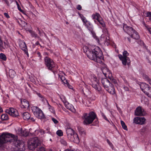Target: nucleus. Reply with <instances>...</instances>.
Here are the masks:
<instances>
[{"label": "nucleus", "instance_id": "f257e3e1", "mask_svg": "<svg viewBox=\"0 0 151 151\" xmlns=\"http://www.w3.org/2000/svg\"><path fill=\"white\" fill-rule=\"evenodd\" d=\"M78 14L83 22V24L91 32L93 37L98 43H104L107 46L110 44L111 41L110 40L108 32L106 30H105V33L102 34L101 35L100 38L99 39L96 36L95 33L93 31V26L92 24L89 21L87 20L82 14L79 13H78Z\"/></svg>", "mask_w": 151, "mask_h": 151}, {"label": "nucleus", "instance_id": "f03ea898", "mask_svg": "<svg viewBox=\"0 0 151 151\" xmlns=\"http://www.w3.org/2000/svg\"><path fill=\"white\" fill-rule=\"evenodd\" d=\"M86 54L90 59L99 63H101V60L103 58L102 53L100 48L98 46H91L88 47H85Z\"/></svg>", "mask_w": 151, "mask_h": 151}, {"label": "nucleus", "instance_id": "7ed1b4c3", "mask_svg": "<svg viewBox=\"0 0 151 151\" xmlns=\"http://www.w3.org/2000/svg\"><path fill=\"white\" fill-rule=\"evenodd\" d=\"M8 142H13L15 146L19 148V151L21 150L19 147L24 146L22 142L17 139V136L7 132H3L0 136V147L2 144Z\"/></svg>", "mask_w": 151, "mask_h": 151}, {"label": "nucleus", "instance_id": "20e7f679", "mask_svg": "<svg viewBox=\"0 0 151 151\" xmlns=\"http://www.w3.org/2000/svg\"><path fill=\"white\" fill-rule=\"evenodd\" d=\"M96 118V115L93 112H90L89 114H84L82 117L84 124L87 125L91 124Z\"/></svg>", "mask_w": 151, "mask_h": 151}, {"label": "nucleus", "instance_id": "39448f33", "mask_svg": "<svg viewBox=\"0 0 151 151\" xmlns=\"http://www.w3.org/2000/svg\"><path fill=\"white\" fill-rule=\"evenodd\" d=\"M123 29L124 31L127 33L132 38L135 39L139 38V35L132 27H128L126 24H124Z\"/></svg>", "mask_w": 151, "mask_h": 151}, {"label": "nucleus", "instance_id": "423d86ee", "mask_svg": "<svg viewBox=\"0 0 151 151\" xmlns=\"http://www.w3.org/2000/svg\"><path fill=\"white\" fill-rule=\"evenodd\" d=\"M92 87L96 91L100 92L101 91V88L100 86L99 80L95 76H93L91 78Z\"/></svg>", "mask_w": 151, "mask_h": 151}, {"label": "nucleus", "instance_id": "0eeeda50", "mask_svg": "<svg viewBox=\"0 0 151 151\" xmlns=\"http://www.w3.org/2000/svg\"><path fill=\"white\" fill-rule=\"evenodd\" d=\"M31 110L35 116L38 119H44L45 116L42 110L37 106H33L32 107Z\"/></svg>", "mask_w": 151, "mask_h": 151}, {"label": "nucleus", "instance_id": "6e6552de", "mask_svg": "<svg viewBox=\"0 0 151 151\" xmlns=\"http://www.w3.org/2000/svg\"><path fill=\"white\" fill-rule=\"evenodd\" d=\"M39 143L37 137L30 139L28 142V148L31 150H33L36 148Z\"/></svg>", "mask_w": 151, "mask_h": 151}, {"label": "nucleus", "instance_id": "1a4fd4ad", "mask_svg": "<svg viewBox=\"0 0 151 151\" xmlns=\"http://www.w3.org/2000/svg\"><path fill=\"white\" fill-rule=\"evenodd\" d=\"M92 17L93 19H94V22L96 24L99 25V24L98 23L97 21L95 20H96L102 27L104 28L105 27L106 25L105 22L99 14L96 13L92 14Z\"/></svg>", "mask_w": 151, "mask_h": 151}, {"label": "nucleus", "instance_id": "9d476101", "mask_svg": "<svg viewBox=\"0 0 151 151\" xmlns=\"http://www.w3.org/2000/svg\"><path fill=\"white\" fill-rule=\"evenodd\" d=\"M45 65L49 70H52V68L55 66V63L54 61L48 57L45 58Z\"/></svg>", "mask_w": 151, "mask_h": 151}, {"label": "nucleus", "instance_id": "9b49d317", "mask_svg": "<svg viewBox=\"0 0 151 151\" xmlns=\"http://www.w3.org/2000/svg\"><path fill=\"white\" fill-rule=\"evenodd\" d=\"M6 113L13 117H16L19 115L17 110L13 108L10 107L6 110Z\"/></svg>", "mask_w": 151, "mask_h": 151}, {"label": "nucleus", "instance_id": "f8f14e48", "mask_svg": "<svg viewBox=\"0 0 151 151\" xmlns=\"http://www.w3.org/2000/svg\"><path fill=\"white\" fill-rule=\"evenodd\" d=\"M146 119L144 117H137L134 118L133 119V122L140 125L145 124Z\"/></svg>", "mask_w": 151, "mask_h": 151}, {"label": "nucleus", "instance_id": "ddd939ff", "mask_svg": "<svg viewBox=\"0 0 151 151\" xmlns=\"http://www.w3.org/2000/svg\"><path fill=\"white\" fill-rule=\"evenodd\" d=\"M118 56L122 61V63L124 65H129L130 63V60L129 58V57L122 58V55H121L119 54L118 55Z\"/></svg>", "mask_w": 151, "mask_h": 151}, {"label": "nucleus", "instance_id": "4468645a", "mask_svg": "<svg viewBox=\"0 0 151 151\" xmlns=\"http://www.w3.org/2000/svg\"><path fill=\"white\" fill-rule=\"evenodd\" d=\"M17 134L18 135L24 136H27L29 134V132L27 130L19 128L17 131Z\"/></svg>", "mask_w": 151, "mask_h": 151}, {"label": "nucleus", "instance_id": "2eb2a0df", "mask_svg": "<svg viewBox=\"0 0 151 151\" xmlns=\"http://www.w3.org/2000/svg\"><path fill=\"white\" fill-rule=\"evenodd\" d=\"M101 70L104 75L106 77H107L108 76H111V74L110 71L105 65L104 66L102 67Z\"/></svg>", "mask_w": 151, "mask_h": 151}, {"label": "nucleus", "instance_id": "dca6fc26", "mask_svg": "<svg viewBox=\"0 0 151 151\" xmlns=\"http://www.w3.org/2000/svg\"><path fill=\"white\" fill-rule=\"evenodd\" d=\"M145 114L144 110L140 106L137 107L135 110V115L136 116H144Z\"/></svg>", "mask_w": 151, "mask_h": 151}, {"label": "nucleus", "instance_id": "f3484780", "mask_svg": "<svg viewBox=\"0 0 151 151\" xmlns=\"http://www.w3.org/2000/svg\"><path fill=\"white\" fill-rule=\"evenodd\" d=\"M19 46L20 48L27 55L28 57L29 54L27 51V47L25 42L23 41H20L19 43Z\"/></svg>", "mask_w": 151, "mask_h": 151}, {"label": "nucleus", "instance_id": "a211bd4d", "mask_svg": "<svg viewBox=\"0 0 151 151\" xmlns=\"http://www.w3.org/2000/svg\"><path fill=\"white\" fill-rule=\"evenodd\" d=\"M71 141H73L74 142L78 143L79 142V139L78 134L75 133L71 137L68 138Z\"/></svg>", "mask_w": 151, "mask_h": 151}, {"label": "nucleus", "instance_id": "6ab92c4d", "mask_svg": "<svg viewBox=\"0 0 151 151\" xmlns=\"http://www.w3.org/2000/svg\"><path fill=\"white\" fill-rule=\"evenodd\" d=\"M106 90L111 94H114L115 91L114 86L111 83L105 88Z\"/></svg>", "mask_w": 151, "mask_h": 151}, {"label": "nucleus", "instance_id": "aec40b11", "mask_svg": "<svg viewBox=\"0 0 151 151\" xmlns=\"http://www.w3.org/2000/svg\"><path fill=\"white\" fill-rule=\"evenodd\" d=\"M9 46L8 43L3 42L0 37V50H2L3 49L8 48Z\"/></svg>", "mask_w": 151, "mask_h": 151}, {"label": "nucleus", "instance_id": "412c9836", "mask_svg": "<svg viewBox=\"0 0 151 151\" xmlns=\"http://www.w3.org/2000/svg\"><path fill=\"white\" fill-rule=\"evenodd\" d=\"M140 87L142 90L145 93L150 88L148 84L145 83H142L140 85Z\"/></svg>", "mask_w": 151, "mask_h": 151}, {"label": "nucleus", "instance_id": "4be33fe9", "mask_svg": "<svg viewBox=\"0 0 151 151\" xmlns=\"http://www.w3.org/2000/svg\"><path fill=\"white\" fill-rule=\"evenodd\" d=\"M64 105L65 107L68 109L70 110L71 111L73 112H75L76 111V110L74 108L73 105L69 103L68 102H65Z\"/></svg>", "mask_w": 151, "mask_h": 151}, {"label": "nucleus", "instance_id": "5701e85b", "mask_svg": "<svg viewBox=\"0 0 151 151\" xmlns=\"http://www.w3.org/2000/svg\"><path fill=\"white\" fill-rule=\"evenodd\" d=\"M21 102L22 105V107L25 108H28L29 107V103L26 99H21Z\"/></svg>", "mask_w": 151, "mask_h": 151}, {"label": "nucleus", "instance_id": "b1692460", "mask_svg": "<svg viewBox=\"0 0 151 151\" xmlns=\"http://www.w3.org/2000/svg\"><path fill=\"white\" fill-rule=\"evenodd\" d=\"M66 132L68 138L71 137L76 133L75 131L71 128H69L67 129Z\"/></svg>", "mask_w": 151, "mask_h": 151}, {"label": "nucleus", "instance_id": "393cba45", "mask_svg": "<svg viewBox=\"0 0 151 151\" xmlns=\"http://www.w3.org/2000/svg\"><path fill=\"white\" fill-rule=\"evenodd\" d=\"M101 83L105 88L111 84L110 83L109 81L106 78L102 79L101 80Z\"/></svg>", "mask_w": 151, "mask_h": 151}, {"label": "nucleus", "instance_id": "a878e982", "mask_svg": "<svg viewBox=\"0 0 151 151\" xmlns=\"http://www.w3.org/2000/svg\"><path fill=\"white\" fill-rule=\"evenodd\" d=\"M101 83L105 88L111 84L110 83L109 81L106 78L102 79L101 80Z\"/></svg>", "mask_w": 151, "mask_h": 151}, {"label": "nucleus", "instance_id": "bb28decb", "mask_svg": "<svg viewBox=\"0 0 151 151\" xmlns=\"http://www.w3.org/2000/svg\"><path fill=\"white\" fill-rule=\"evenodd\" d=\"M101 83L105 88L111 84L110 83L109 81L106 78L102 79L101 80Z\"/></svg>", "mask_w": 151, "mask_h": 151}, {"label": "nucleus", "instance_id": "cd10ccee", "mask_svg": "<svg viewBox=\"0 0 151 151\" xmlns=\"http://www.w3.org/2000/svg\"><path fill=\"white\" fill-rule=\"evenodd\" d=\"M46 101L47 104V107L48 109L51 113L53 114H55V111L54 108L49 104L47 100H46Z\"/></svg>", "mask_w": 151, "mask_h": 151}, {"label": "nucleus", "instance_id": "c85d7f7f", "mask_svg": "<svg viewBox=\"0 0 151 151\" xmlns=\"http://www.w3.org/2000/svg\"><path fill=\"white\" fill-rule=\"evenodd\" d=\"M23 117L24 119L28 120L30 118V114L27 112H25L23 114Z\"/></svg>", "mask_w": 151, "mask_h": 151}, {"label": "nucleus", "instance_id": "c756f323", "mask_svg": "<svg viewBox=\"0 0 151 151\" xmlns=\"http://www.w3.org/2000/svg\"><path fill=\"white\" fill-rule=\"evenodd\" d=\"M16 73L15 71L12 69H10L9 70V77L11 78H13L15 76Z\"/></svg>", "mask_w": 151, "mask_h": 151}, {"label": "nucleus", "instance_id": "7c9ffc66", "mask_svg": "<svg viewBox=\"0 0 151 151\" xmlns=\"http://www.w3.org/2000/svg\"><path fill=\"white\" fill-rule=\"evenodd\" d=\"M59 77L60 78L62 81L64 85L65 84H67V82L68 81L64 76L60 75H59Z\"/></svg>", "mask_w": 151, "mask_h": 151}, {"label": "nucleus", "instance_id": "2f4dec72", "mask_svg": "<svg viewBox=\"0 0 151 151\" xmlns=\"http://www.w3.org/2000/svg\"><path fill=\"white\" fill-rule=\"evenodd\" d=\"M1 119L2 120H6L8 119V116L6 114H3L1 116Z\"/></svg>", "mask_w": 151, "mask_h": 151}, {"label": "nucleus", "instance_id": "473e14b6", "mask_svg": "<svg viewBox=\"0 0 151 151\" xmlns=\"http://www.w3.org/2000/svg\"><path fill=\"white\" fill-rule=\"evenodd\" d=\"M0 58L4 61H6V56L3 53L0 54Z\"/></svg>", "mask_w": 151, "mask_h": 151}, {"label": "nucleus", "instance_id": "72a5a7b5", "mask_svg": "<svg viewBox=\"0 0 151 151\" xmlns=\"http://www.w3.org/2000/svg\"><path fill=\"white\" fill-rule=\"evenodd\" d=\"M121 123L123 128L125 130H127V126L126 125L124 122L121 120Z\"/></svg>", "mask_w": 151, "mask_h": 151}, {"label": "nucleus", "instance_id": "f704fd0d", "mask_svg": "<svg viewBox=\"0 0 151 151\" xmlns=\"http://www.w3.org/2000/svg\"><path fill=\"white\" fill-rule=\"evenodd\" d=\"M60 142L61 144L64 146H66L67 145V143L66 141L63 139H61L60 140Z\"/></svg>", "mask_w": 151, "mask_h": 151}, {"label": "nucleus", "instance_id": "c9c22d12", "mask_svg": "<svg viewBox=\"0 0 151 151\" xmlns=\"http://www.w3.org/2000/svg\"><path fill=\"white\" fill-rule=\"evenodd\" d=\"M145 93L148 97L151 98V88H150Z\"/></svg>", "mask_w": 151, "mask_h": 151}, {"label": "nucleus", "instance_id": "e433bc0d", "mask_svg": "<svg viewBox=\"0 0 151 151\" xmlns=\"http://www.w3.org/2000/svg\"><path fill=\"white\" fill-rule=\"evenodd\" d=\"M129 55V54L127 51H124L123 52L122 58L128 57L127 56Z\"/></svg>", "mask_w": 151, "mask_h": 151}, {"label": "nucleus", "instance_id": "4c0bfd02", "mask_svg": "<svg viewBox=\"0 0 151 151\" xmlns=\"http://www.w3.org/2000/svg\"><path fill=\"white\" fill-rule=\"evenodd\" d=\"M59 136H62L63 135V133L61 130H58L56 133Z\"/></svg>", "mask_w": 151, "mask_h": 151}, {"label": "nucleus", "instance_id": "58836bf2", "mask_svg": "<svg viewBox=\"0 0 151 151\" xmlns=\"http://www.w3.org/2000/svg\"><path fill=\"white\" fill-rule=\"evenodd\" d=\"M60 98L61 100H62V101L64 103V104L65 103V102H67V101L66 100L65 97L64 96H60Z\"/></svg>", "mask_w": 151, "mask_h": 151}, {"label": "nucleus", "instance_id": "ea45409f", "mask_svg": "<svg viewBox=\"0 0 151 151\" xmlns=\"http://www.w3.org/2000/svg\"><path fill=\"white\" fill-rule=\"evenodd\" d=\"M107 141L108 144L109 145V146L111 147L113 149V147L112 143L108 139H107Z\"/></svg>", "mask_w": 151, "mask_h": 151}, {"label": "nucleus", "instance_id": "a19ab883", "mask_svg": "<svg viewBox=\"0 0 151 151\" xmlns=\"http://www.w3.org/2000/svg\"><path fill=\"white\" fill-rule=\"evenodd\" d=\"M64 85L65 86H67L70 89H72L73 88L72 86L71 85H70L68 82H67V84H64Z\"/></svg>", "mask_w": 151, "mask_h": 151}, {"label": "nucleus", "instance_id": "79ce46f5", "mask_svg": "<svg viewBox=\"0 0 151 151\" xmlns=\"http://www.w3.org/2000/svg\"><path fill=\"white\" fill-rule=\"evenodd\" d=\"M95 121L93 123V124L94 125H97L99 123V122L98 121V119L96 118V117L95 119Z\"/></svg>", "mask_w": 151, "mask_h": 151}, {"label": "nucleus", "instance_id": "37998d69", "mask_svg": "<svg viewBox=\"0 0 151 151\" xmlns=\"http://www.w3.org/2000/svg\"><path fill=\"white\" fill-rule=\"evenodd\" d=\"M39 132L42 134L45 133H47L49 132V131L47 132H45V131H44L42 129H40L39 130Z\"/></svg>", "mask_w": 151, "mask_h": 151}, {"label": "nucleus", "instance_id": "c03bdc74", "mask_svg": "<svg viewBox=\"0 0 151 151\" xmlns=\"http://www.w3.org/2000/svg\"><path fill=\"white\" fill-rule=\"evenodd\" d=\"M147 29L148 31L150 33L151 35V28L147 26H145Z\"/></svg>", "mask_w": 151, "mask_h": 151}, {"label": "nucleus", "instance_id": "a18cd8bd", "mask_svg": "<svg viewBox=\"0 0 151 151\" xmlns=\"http://www.w3.org/2000/svg\"><path fill=\"white\" fill-rule=\"evenodd\" d=\"M6 4L8 6H9L10 3L9 2V0H3ZM9 1L11 2V0H9Z\"/></svg>", "mask_w": 151, "mask_h": 151}, {"label": "nucleus", "instance_id": "49530a36", "mask_svg": "<svg viewBox=\"0 0 151 151\" xmlns=\"http://www.w3.org/2000/svg\"><path fill=\"white\" fill-rule=\"evenodd\" d=\"M52 121L55 124H56L58 123V121L54 118H52Z\"/></svg>", "mask_w": 151, "mask_h": 151}, {"label": "nucleus", "instance_id": "de8ad7c7", "mask_svg": "<svg viewBox=\"0 0 151 151\" xmlns=\"http://www.w3.org/2000/svg\"><path fill=\"white\" fill-rule=\"evenodd\" d=\"M102 117H103V118L105 119L106 121H107L108 122H109V120L106 117V116H105V115L104 114H102Z\"/></svg>", "mask_w": 151, "mask_h": 151}, {"label": "nucleus", "instance_id": "09e8293b", "mask_svg": "<svg viewBox=\"0 0 151 151\" xmlns=\"http://www.w3.org/2000/svg\"><path fill=\"white\" fill-rule=\"evenodd\" d=\"M37 151H45V148L44 147H41L39 149L37 150Z\"/></svg>", "mask_w": 151, "mask_h": 151}, {"label": "nucleus", "instance_id": "8fccbe9b", "mask_svg": "<svg viewBox=\"0 0 151 151\" xmlns=\"http://www.w3.org/2000/svg\"><path fill=\"white\" fill-rule=\"evenodd\" d=\"M4 15L5 16L7 19H9L10 18V17L7 13L6 12L4 13Z\"/></svg>", "mask_w": 151, "mask_h": 151}, {"label": "nucleus", "instance_id": "3c124183", "mask_svg": "<svg viewBox=\"0 0 151 151\" xmlns=\"http://www.w3.org/2000/svg\"><path fill=\"white\" fill-rule=\"evenodd\" d=\"M76 8L78 10H80L81 9L82 7L80 5H78L77 6Z\"/></svg>", "mask_w": 151, "mask_h": 151}, {"label": "nucleus", "instance_id": "603ef678", "mask_svg": "<svg viewBox=\"0 0 151 151\" xmlns=\"http://www.w3.org/2000/svg\"><path fill=\"white\" fill-rule=\"evenodd\" d=\"M151 16V12H148L147 13V17H150Z\"/></svg>", "mask_w": 151, "mask_h": 151}, {"label": "nucleus", "instance_id": "864d4df0", "mask_svg": "<svg viewBox=\"0 0 151 151\" xmlns=\"http://www.w3.org/2000/svg\"><path fill=\"white\" fill-rule=\"evenodd\" d=\"M124 89L126 91H128L129 90V88L127 87L124 86L123 87Z\"/></svg>", "mask_w": 151, "mask_h": 151}, {"label": "nucleus", "instance_id": "5fc2aeb1", "mask_svg": "<svg viewBox=\"0 0 151 151\" xmlns=\"http://www.w3.org/2000/svg\"><path fill=\"white\" fill-rule=\"evenodd\" d=\"M64 151H74V150H72L68 149H66L65 150H64Z\"/></svg>", "mask_w": 151, "mask_h": 151}, {"label": "nucleus", "instance_id": "6e6d98bb", "mask_svg": "<svg viewBox=\"0 0 151 151\" xmlns=\"http://www.w3.org/2000/svg\"><path fill=\"white\" fill-rule=\"evenodd\" d=\"M29 119H30V120L32 122H34L35 120V119L33 118H31Z\"/></svg>", "mask_w": 151, "mask_h": 151}, {"label": "nucleus", "instance_id": "4d7b16f0", "mask_svg": "<svg viewBox=\"0 0 151 151\" xmlns=\"http://www.w3.org/2000/svg\"><path fill=\"white\" fill-rule=\"evenodd\" d=\"M49 131V132H48L47 133H49V134H51V132H50V131H49V128H48L47 129V131H45V132H47Z\"/></svg>", "mask_w": 151, "mask_h": 151}, {"label": "nucleus", "instance_id": "13d9d810", "mask_svg": "<svg viewBox=\"0 0 151 151\" xmlns=\"http://www.w3.org/2000/svg\"><path fill=\"white\" fill-rule=\"evenodd\" d=\"M112 81L114 83H116V80L114 79H112Z\"/></svg>", "mask_w": 151, "mask_h": 151}, {"label": "nucleus", "instance_id": "bf43d9fd", "mask_svg": "<svg viewBox=\"0 0 151 151\" xmlns=\"http://www.w3.org/2000/svg\"><path fill=\"white\" fill-rule=\"evenodd\" d=\"M17 8L21 12L22 11V10L21 9V8L19 6V7H18Z\"/></svg>", "mask_w": 151, "mask_h": 151}, {"label": "nucleus", "instance_id": "052dcab7", "mask_svg": "<svg viewBox=\"0 0 151 151\" xmlns=\"http://www.w3.org/2000/svg\"><path fill=\"white\" fill-rule=\"evenodd\" d=\"M148 82L151 85V79H148Z\"/></svg>", "mask_w": 151, "mask_h": 151}, {"label": "nucleus", "instance_id": "680f3d73", "mask_svg": "<svg viewBox=\"0 0 151 151\" xmlns=\"http://www.w3.org/2000/svg\"><path fill=\"white\" fill-rule=\"evenodd\" d=\"M35 45H40V43H39V42H37L36 43H35Z\"/></svg>", "mask_w": 151, "mask_h": 151}, {"label": "nucleus", "instance_id": "e2e57ef3", "mask_svg": "<svg viewBox=\"0 0 151 151\" xmlns=\"http://www.w3.org/2000/svg\"><path fill=\"white\" fill-rule=\"evenodd\" d=\"M16 4H17V7H19V4H18V2H17L16 1Z\"/></svg>", "mask_w": 151, "mask_h": 151}, {"label": "nucleus", "instance_id": "0e129e2a", "mask_svg": "<svg viewBox=\"0 0 151 151\" xmlns=\"http://www.w3.org/2000/svg\"><path fill=\"white\" fill-rule=\"evenodd\" d=\"M16 4H17V7H19V4H18V2H17L16 1Z\"/></svg>", "mask_w": 151, "mask_h": 151}, {"label": "nucleus", "instance_id": "69168bd1", "mask_svg": "<svg viewBox=\"0 0 151 151\" xmlns=\"http://www.w3.org/2000/svg\"><path fill=\"white\" fill-rule=\"evenodd\" d=\"M38 96L40 97H42V95L40 94H38Z\"/></svg>", "mask_w": 151, "mask_h": 151}, {"label": "nucleus", "instance_id": "338daca9", "mask_svg": "<svg viewBox=\"0 0 151 151\" xmlns=\"http://www.w3.org/2000/svg\"><path fill=\"white\" fill-rule=\"evenodd\" d=\"M2 109L1 108H0V112H2Z\"/></svg>", "mask_w": 151, "mask_h": 151}, {"label": "nucleus", "instance_id": "774afa93", "mask_svg": "<svg viewBox=\"0 0 151 151\" xmlns=\"http://www.w3.org/2000/svg\"><path fill=\"white\" fill-rule=\"evenodd\" d=\"M34 35H35V37H36L37 35L35 34H34Z\"/></svg>", "mask_w": 151, "mask_h": 151}]
</instances>
